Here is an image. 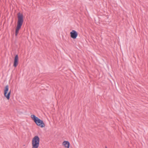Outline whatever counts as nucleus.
I'll return each mask as SVG.
<instances>
[{
  "mask_svg": "<svg viewBox=\"0 0 148 148\" xmlns=\"http://www.w3.org/2000/svg\"><path fill=\"white\" fill-rule=\"evenodd\" d=\"M23 21V16L22 14L18 13V21L16 27V29L15 35L17 36L19 30L21 28Z\"/></svg>",
  "mask_w": 148,
  "mask_h": 148,
  "instance_id": "obj_1",
  "label": "nucleus"
},
{
  "mask_svg": "<svg viewBox=\"0 0 148 148\" xmlns=\"http://www.w3.org/2000/svg\"><path fill=\"white\" fill-rule=\"evenodd\" d=\"M40 139L38 136H35L32 139V148H38L40 145Z\"/></svg>",
  "mask_w": 148,
  "mask_h": 148,
  "instance_id": "obj_2",
  "label": "nucleus"
},
{
  "mask_svg": "<svg viewBox=\"0 0 148 148\" xmlns=\"http://www.w3.org/2000/svg\"><path fill=\"white\" fill-rule=\"evenodd\" d=\"M9 90V86L7 85H6L4 89V95L7 98V99L9 100L10 98V95L11 93V90L8 92Z\"/></svg>",
  "mask_w": 148,
  "mask_h": 148,
  "instance_id": "obj_3",
  "label": "nucleus"
},
{
  "mask_svg": "<svg viewBox=\"0 0 148 148\" xmlns=\"http://www.w3.org/2000/svg\"><path fill=\"white\" fill-rule=\"evenodd\" d=\"M36 124L38 126L41 128H43L45 126V124L43 122V121H34Z\"/></svg>",
  "mask_w": 148,
  "mask_h": 148,
  "instance_id": "obj_4",
  "label": "nucleus"
},
{
  "mask_svg": "<svg viewBox=\"0 0 148 148\" xmlns=\"http://www.w3.org/2000/svg\"><path fill=\"white\" fill-rule=\"evenodd\" d=\"M71 37L73 39H75L77 37L78 34L77 32L74 30H73L70 32Z\"/></svg>",
  "mask_w": 148,
  "mask_h": 148,
  "instance_id": "obj_5",
  "label": "nucleus"
},
{
  "mask_svg": "<svg viewBox=\"0 0 148 148\" xmlns=\"http://www.w3.org/2000/svg\"><path fill=\"white\" fill-rule=\"evenodd\" d=\"M18 64V56L17 55L15 56L14 59V62L13 64L14 66L16 67L17 66Z\"/></svg>",
  "mask_w": 148,
  "mask_h": 148,
  "instance_id": "obj_6",
  "label": "nucleus"
},
{
  "mask_svg": "<svg viewBox=\"0 0 148 148\" xmlns=\"http://www.w3.org/2000/svg\"><path fill=\"white\" fill-rule=\"evenodd\" d=\"M62 144L66 148H69L70 143L68 141H64L62 143Z\"/></svg>",
  "mask_w": 148,
  "mask_h": 148,
  "instance_id": "obj_7",
  "label": "nucleus"
},
{
  "mask_svg": "<svg viewBox=\"0 0 148 148\" xmlns=\"http://www.w3.org/2000/svg\"><path fill=\"white\" fill-rule=\"evenodd\" d=\"M32 119L34 121H40L41 120L40 119H39L38 117H36L34 115H32L31 116Z\"/></svg>",
  "mask_w": 148,
  "mask_h": 148,
  "instance_id": "obj_8",
  "label": "nucleus"
},
{
  "mask_svg": "<svg viewBox=\"0 0 148 148\" xmlns=\"http://www.w3.org/2000/svg\"><path fill=\"white\" fill-rule=\"evenodd\" d=\"M105 148H107V147L106 146L105 147Z\"/></svg>",
  "mask_w": 148,
  "mask_h": 148,
  "instance_id": "obj_9",
  "label": "nucleus"
}]
</instances>
